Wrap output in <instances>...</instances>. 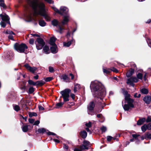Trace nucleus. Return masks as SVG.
<instances>
[{
    "instance_id": "1",
    "label": "nucleus",
    "mask_w": 151,
    "mask_h": 151,
    "mask_svg": "<svg viewBox=\"0 0 151 151\" xmlns=\"http://www.w3.org/2000/svg\"><path fill=\"white\" fill-rule=\"evenodd\" d=\"M28 2L32 7L33 11V14H31L27 17L28 22L36 21L37 19L36 17L38 15L43 16L47 21L50 20V17L45 13V5L44 3L39 1L38 0H33L32 1L28 0Z\"/></svg>"
},
{
    "instance_id": "2",
    "label": "nucleus",
    "mask_w": 151,
    "mask_h": 151,
    "mask_svg": "<svg viewBox=\"0 0 151 151\" xmlns=\"http://www.w3.org/2000/svg\"><path fill=\"white\" fill-rule=\"evenodd\" d=\"M90 87L91 91L95 96L104 97L106 94L104 86L102 84L97 81L91 82Z\"/></svg>"
},
{
    "instance_id": "3",
    "label": "nucleus",
    "mask_w": 151,
    "mask_h": 151,
    "mask_svg": "<svg viewBox=\"0 0 151 151\" xmlns=\"http://www.w3.org/2000/svg\"><path fill=\"white\" fill-rule=\"evenodd\" d=\"M14 47L18 52L21 53L24 52L25 49H27L28 48L27 46L24 44H19L17 43L14 44Z\"/></svg>"
},
{
    "instance_id": "4",
    "label": "nucleus",
    "mask_w": 151,
    "mask_h": 151,
    "mask_svg": "<svg viewBox=\"0 0 151 151\" xmlns=\"http://www.w3.org/2000/svg\"><path fill=\"white\" fill-rule=\"evenodd\" d=\"M70 91V89L67 88L60 92V93L63 98L64 101L65 102L69 101V93Z\"/></svg>"
},
{
    "instance_id": "5",
    "label": "nucleus",
    "mask_w": 151,
    "mask_h": 151,
    "mask_svg": "<svg viewBox=\"0 0 151 151\" xmlns=\"http://www.w3.org/2000/svg\"><path fill=\"white\" fill-rule=\"evenodd\" d=\"M52 9L56 12L61 15L66 14L68 11V9L65 6H61L59 10L55 7H53Z\"/></svg>"
},
{
    "instance_id": "6",
    "label": "nucleus",
    "mask_w": 151,
    "mask_h": 151,
    "mask_svg": "<svg viewBox=\"0 0 151 151\" xmlns=\"http://www.w3.org/2000/svg\"><path fill=\"white\" fill-rule=\"evenodd\" d=\"M37 49L38 50H41L45 45V42L41 38H37L35 42Z\"/></svg>"
},
{
    "instance_id": "7",
    "label": "nucleus",
    "mask_w": 151,
    "mask_h": 151,
    "mask_svg": "<svg viewBox=\"0 0 151 151\" xmlns=\"http://www.w3.org/2000/svg\"><path fill=\"white\" fill-rule=\"evenodd\" d=\"M0 17H1L2 20V21L0 23V25L2 27H4L6 25V23L4 22H7L9 21V18L8 16L6 14H4L3 15L0 14Z\"/></svg>"
},
{
    "instance_id": "8",
    "label": "nucleus",
    "mask_w": 151,
    "mask_h": 151,
    "mask_svg": "<svg viewBox=\"0 0 151 151\" xmlns=\"http://www.w3.org/2000/svg\"><path fill=\"white\" fill-rule=\"evenodd\" d=\"M123 94L125 96V99L127 102H133V100L130 98V95L127 91H124L123 92Z\"/></svg>"
},
{
    "instance_id": "9",
    "label": "nucleus",
    "mask_w": 151,
    "mask_h": 151,
    "mask_svg": "<svg viewBox=\"0 0 151 151\" xmlns=\"http://www.w3.org/2000/svg\"><path fill=\"white\" fill-rule=\"evenodd\" d=\"M24 66L28 70L32 73H34L37 69V67H32L27 64L24 65Z\"/></svg>"
},
{
    "instance_id": "10",
    "label": "nucleus",
    "mask_w": 151,
    "mask_h": 151,
    "mask_svg": "<svg viewBox=\"0 0 151 151\" xmlns=\"http://www.w3.org/2000/svg\"><path fill=\"white\" fill-rule=\"evenodd\" d=\"M95 106L94 103L93 102H91L89 104L88 106V113L89 114L92 115L91 112L93 111V108Z\"/></svg>"
},
{
    "instance_id": "11",
    "label": "nucleus",
    "mask_w": 151,
    "mask_h": 151,
    "mask_svg": "<svg viewBox=\"0 0 151 151\" xmlns=\"http://www.w3.org/2000/svg\"><path fill=\"white\" fill-rule=\"evenodd\" d=\"M127 104H125L123 106V108L125 110H128L130 108H133L134 105L133 102H127Z\"/></svg>"
},
{
    "instance_id": "12",
    "label": "nucleus",
    "mask_w": 151,
    "mask_h": 151,
    "mask_svg": "<svg viewBox=\"0 0 151 151\" xmlns=\"http://www.w3.org/2000/svg\"><path fill=\"white\" fill-rule=\"evenodd\" d=\"M60 78L63 80V81L66 82H70L69 78L66 74H64L60 76Z\"/></svg>"
},
{
    "instance_id": "13",
    "label": "nucleus",
    "mask_w": 151,
    "mask_h": 151,
    "mask_svg": "<svg viewBox=\"0 0 151 151\" xmlns=\"http://www.w3.org/2000/svg\"><path fill=\"white\" fill-rule=\"evenodd\" d=\"M4 32L6 34H9L10 35L8 36L9 38L12 40H14L13 38V37L11 35H14V34L12 31L10 30H7L6 31H4Z\"/></svg>"
},
{
    "instance_id": "14",
    "label": "nucleus",
    "mask_w": 151,
    "mask_h": 151,
    "mask_svg": "<svg viewBox=\"0 0 151 151\" xmlns=\"http://www.w3.org/2000/svg\"><path fill=\"white\" fill-rule=\"evenodd\" d=\"M151 97L150 96H147L144 98L143 100L146 103L149 104L151 102Z\"/></svg>"
},
{
    "instance_id": "15",
    "label": "nucleus",
    "mask_w": 151,
    "mask_h": 151,
    "mask_svg": "<svg viewBox=\"0 0 151 151\" xmlns=\"http://www.w3.org/2000/svg\"><path fill=\"white\" fill-rule=\"evenodd\" d=\"M69 20V17L68 15H67L64 17L62 23L63 25L66 24L68 22Z\"/></svg>"
},
{
    "instance_id": "16",
    "label": "nucleus",
    "mask_w": 151,
    "mask_h": 151,
    "mask_svg": "<svg viewBox=\"0 0 151 151\" xmlns=\"http://www.w3.org/2000/svg\"><path fill=\"white\" fill-rule=\"evenodd\" d=\"M74 40H72L71 41H69L67 42H64L63 43V45L64 46L68 47H69L72 43L75 42Z\"/></svg>"
},
{
    "instance_id": "17",
    "label": "nucleus",
    "mask_w": 151,
    "mask_h": 151,
    "mask_svg": "<svg viewBox=\"0 0 151 151\" xmlns=\"http://www.w3.org/2000/svg\"><path fill=\"white\" fill-rule=\"evenodd\" d=\"M50 50L52 53H55L58 52V49L56 45L55 46H52L50 48Z\"/></svg>"
},
{
    "instance_id": "18",
    "label": "nucleus",
    "mask_w": 151,
    "mask_h": 151,
    "mask_svg": "<svg viewBox=\"0 0 151 151\" xmlns=\"http://www.w3.org/2000/svg\"><path fill=\"white\" fill-rule=\"evenodd\" d=\"M56 40V38L54 37H52L50 39V44L52 46H55L56 45L55 43Z\"/></svg>"
},
{
    "instance_id": "19",
    "label": "nucleus",
    "mask_w": 151,
    "mask_h": 151,
    "mask_svg": "<svg viewBox=\"0 0 151 151\" xmlns=\"http://www.w3.org/2000/svg\"><path fill=\"white\" fill-rule=\"evenodd\" d=\"M134 69H131L127 73V77H130L134 73Z\"/></svg>"
},
{
    "instance_id": "20",
    "label": "nucleus",
    "mask_w": 151,
    "mask_h": 151,
    "mask_svg": "<svg viewBox=\"0 0 151 151\" xmlns=\"http://www.w3.org/2000/svg\"><path fill=\"white\" fill-rule=\"evenodd\" d=\"M80 88V85L78 84H75L73 91L74 93L76 92Z\"/></svg>"
},
{
    "instance_id": "21",
    "label": "nucleus",
    "mask_w": 151,
    "mask_h": 151,
    "mask_svg": "<svg viewBox=\"0 0 151 151\" xmlns=\"http://www.w3.org/2000/svg\"><path fill=\"white\" fill-rule=\"evenodd\" d=\"M127 83L128 84H129L132 86H134L132 77H131L127 79Z\"/></svg>"
},
{
    "instance_id": "22",
    "label": "nucleus",
    "mask_w": 151,
    "mask_h": 151,
    "mask_svg": "<svg viewBox=\"0 0 151 151\" xmlns=\"http://www.w3.org/2000/svg\"><path fill=\"white\" fill-rule=\"evenodd\" d=\"M43 50L46 54H48L50 52L49 47L47 45H45L44 47Z\"/></svg>"
},
{
    "instance_id": "23",
    "label": "nucleus",
    "mask_w": 151,
    "mask_h": 151,
    "mask_svg": "<svg viewBox=\"0 0 151 151\" xmlns=\"http://www.w3.org/2000/svg\"><path fill=\"white\" fill-rule=\"evenodd\" d=\"M145 120L146 119L144 118L140 119L137 121V125H141L145 121Z\"/></svg>"
},
{
    "instance_id": "24",
    "label": "nucleus",
    "mask_w": 151,
    "mask_h": 151,
    "mask_svg": "<svg viewBox=\"0 0 151 151\" xmlns=\"http://www.w3.org/2000/svg\"><path fill=\"white\" fill-rule=\"evenodd\" d=\"M80 135L83 138H85L87 136V133L86 131H83L81 132Z\"/></svg>"
},
{
    "instance_id": "25",
    "label": "nucleus",
    "mask_w": 151,
    "mask_h": 151,
    "mask_svg": "<svg viewBox=\"0 0 151 151\" xmlns=\"http://www.w3.org/2000/svg\"><path fill=\"white\" fill-rule=\"evenodd\" d=\"M151 139V132H147L145 134V139Z\"/></svg>"
},
{
    "instance_id": "26",
    "label": "nucleus",
    "mask_w": 151,
    "mask_h": 151,
    "mask_svg": "<svg viewBox=\"0 0 151 151\" xmlns=\"http://www.w3.org/2000/svg\"><path fill=\"white\" fill-rule=\"evenodd\" d=\"M39 24L41 26L44 27L46 25V23L44 21L40 20L39 21Z\"/></svg>"
},
{
    "instance_id": "27",
    "label": "nucleus",
    "mask_w": 151,
    "mask_h": 151,
    "mask_svg": "<svg viewBox=\"0 0 151 151\" xmlns=\"http://www.w3.org/2000/svg\"><path fill=\"white\" fill-rule=\"evenodd\" d=\"M22 130L24 132H26L28 129V126L24 125L22 127Z\"/></svg>"
},
{
    "instance_id": "28",
    "label": "nucleus",
    "mask_w": 151,
    "mask_h": 151,
    "mask_svg": "<svg viewBox=\"0 0 151 151\" xmlns=\"http://www.w3.org/2000/svg\"><path fill=\"white\" fill-rule=\"evenodd\" d=\"M140 91L141 92L144 94H147L148 92V90L145 88H143L141 89Z\"/></svg>"
},
{
    "instance_id": "29",
    "label": "nucleus",
    "mask_w": 151,
    "mask_h": 151,
    "mask_svg": "<svg viewBox=\"0 0 151 151\" xmlns=\"http://www.w3.org/2000/svg\"><path fill=\"white\" fill-rule=\"evenodd\" d=\"M45 83V82L42 81H37L36 82V85L42 86Z\"/></svg>"
},
{
    "instance_id": "30",
    "label": "nucleus",
    "mask_w": 151,
    "mask_h": 151,
    "mask_svg": "<svg viewBox=\"0 0 151 151\" xmlns=\"http://www.w3.org/2000/svg\"><path fill=\"white\" fill-rule=\"evenodd\" d=\"M83 143L88 147H90V143L88 141L84 140L83 141Z\"/></svg>"
},
{
    "instance_id": "31",
    "label": "nucleus",
    "mask_w": 151,
    "mask_h": 151,
    "mask_svg": "<svg viewBox=\"0 0 151 151\" xmlns=\"http://www.w3.org/2000/svg\"><path fill=\"white\" fill-rule=\"evenodd\" d=\"M46 130L44 128H40L38 129L37 131L39 133H43L45 132Z\"/></svg>"
},
{
    "instance_id": "32",
    "label": "nucleus",
    "mask_w": 151,
    "mask_h": 151,
    "mask_svg": "<svg viewBox=\"0 0 151 151\" xmlns=\"http://www.w3.org/2000/svg\"><path fill=\"white\" fill-rule=\"evenodd\" d=\"M147 129V125L145 124L141 127V130L143 132H145Z\"/></svg>"
},
{
    "instance_id": "33",
    "label": "nucleus",
    "mask_w": 151,
    "mask_h": 151,
    "mask_svg": "<svg viewBox=\"0 0 151 151\" xmlns=\"http://www.w3.org/2000/svg\"><path fill=\"white\" fill-rule=\"evenodd\" d=\"M0 6L4 8H6V6L4 4V0H0Z\"/></svg>"
},
{
    "instance_id": "34",
    "label": "nucleus",
    "mask_w": 151,
    "mask_h": 151,
    "mask_svg": "<svg viewBox=\"0 0 151 151\" xmlns=\"http://www.w3.org/2000/svg\"><path fill=\"white\" fill-rule=\"evenodd\" d=\"M103 71L104 73L106 74H108L111 72V69L109 68L105 69L104 68L103 69Z\"/></svg>"
},
{
    "instance_id": "35",
    "label": "nucleus",
    "mask_w": 151,
    "mask_h": 151,
    "mask_svg": "<svg viewBox=\"0 0 151 151\" xmlns=\"http://www.w3.org/2000/svg\"><path fill=\"white\" fill-rule=\"evenodd\" d=\"M52 24L54 26H57L58 23V21L56 19H54L52 21Z\"/></svg>"
},
{
    "instance_id": "36",
    "label": "nucleus",
    "mask_w": 151,
    "mask_h": 151,
    "mask_svg": "<svg viewBox=\"0 0 151 151\" xmlns=\"http://www.w3.org/2000/svg\"><path fill=\"white\" fill-rule=\"evenodd\" d=\"M80 147L81 150H83L85 149H88V147H86L83 144L80 146Z\"/></svg>"
},
{
    "instance_id": "37",
    "label": "nucleus",
    "mask_w": 151,
    "mask_h": 151,
    "mask_svg": "<svg viewBox=\"0 0 151 151\" xmlns=\"http://www.w3.org/2000/svg\"><path fill=\"white\" fill-rule=\"evenodd\" d=\"M64 104V102H59L57 103L56 105V108H58L61 107Z\"/></svg>"
},
{
    "instance_id": "38",
    "label": "nucleus",
    "mask_w": 151,
    "mask_h": 151,
    "mask_svg": "<svg viewBox=\"0 0 151 151\" xmlns=\"http://www.w3.org/2000/svg\"><path fill=\"white\" fill-rule=\"evenodd\" d=\"M28 83L30 85H32L34 86L36 85V82H35L31 80H29L28 81Z\"/></svg>"
},
{
    "instance_id": "39",
    "label": "nucleus",
    "mask_w": 151,
    "mask_h": 151,
    "mask_svg": "<svg viewBox=\"0 0 151 151\" xmlns=\"http://www.w3.org/2000/svg\"><path fill=\"white\" fill-rule=\"evenodd\" d=\"M13 107L14 110L17 111H19L20 109L19 106L17 105H14Z\"/></svg>"
},
{
    "instance_id": "40",
    "label": "nucleus",
    "mask_w": 151,
    "mask_h": 151,
    "mask_svg": "<svg viewBox=\"0 0 151 151\" xmlns=\"http://www.w3.org/2000/svg\"><path fill=\"white\" fill-rule=\"evenodd\" d=\"M53 78L52 77H48L45 78H44V80L46 82L50 81L53 79Z\"/></svg>"
},
{
    "instance_id": "41",
    "label": "nucleus",
    "mask_w": 151,
    "mask_h": 151,
    "mask_svg": "<svg viewBox=\"0 0 151 151\" xmlns=\"http://www.w3.org/2000/svg\"><path fill=\"white\" fill-rule=\"evenodd\" d=\"M142 75L141 73H138L137 75V78L138 79L142 80Z\"/></svg>"
},
{
    "instance_id": "42",
    "label": "nucleus",
    "mask_w": 151,
    "mask_h": 151,
    "mask_svg": "<svg viewBox=\"0 0 151 151\" xmlns=\"http://www.w3.org/2000/svg\"><path fill=\"white\" fill-rule=\"evenodd\" d=\"M29 116L30 117H32V116H36L37 114L35 112H30L29 113Z\"/></svg>"
},
{
    "instance_id": "43",
    "label": "nucleus",
    "mask_w": 151,
    "mask_h": 151,
    "mask_svg": "<svg viewBox=\"0 0 151 151\" xmlns=\"http://www.w3.org/2000/svg\"><path fill=\"white\" fill-rule=\"evenodd\" d=\"M133 82L136 83L138 82V79L136 77H131Z\"/></svg>"
},
{
    "instance_id": "44",
    "label": "nucleus",
    "mask_w": 151,
    "mask_h": 151,
    "mask_svg": "<svg viewBox=\"0 0 151 151\" xmlns=\"http://www.w3.org/2000/svg\"><path fill=\"white\" fill-rule=\"evenodd\" d=\"M92 123L90 122H89L88 123H86L85 124L86 126L88 127H91Z\"/></svg>"
},
{
    "instance_id": "45",
    "label": "nucleus",
    "mask_w": 151,
    "mask_h": 151,
    "mask_svg": "<svg viewBox=\"0 0 151 151\" xmlns=\"http://www.w3.org/2000/svg\"><path fill=\"white\" fill-rule=\"evenodd\" d=\"M110 69H111V71H112L114 72H115L116 73H118V70L116 69V68H114V67Z\"/></svg>"
},
{
    "instance_id": "46",
    "label": "nucleus",
    "mask_w": 151,
    "mask_h": 151,
    "mask_svg": "<svg viewBox=\"0 0 151 151\" xmlns=\"http://www.w3.org/2000/svg\"><path fill=\"white\" fill-rule=\"evenodd\" d=\"M146 122L147 123L151 122V116H148L146 120Z\"/></svg>"
},
{
    "instance_id": "47",
    "label": "nucleus",
    "mask_w": 151,
    "mask_h": 151,
    "mask_svg": "<svg viewBox=\"0 0 151 151\" xmlns=\"http://www.w3.org/2000/svg\"><path fill=\"white\" fill-rule=\"evenodd\" d=\"M34 91V88L33 87H31L29 89V92L30 93H32Z\"/></svg>"
},
{
    "instance_id": "48",
    "label": "nucleus",
    "mask_w": 151,
    "mask_h": 151,
    "mask_svg": "<svg viewBox=\"0 0 151 151\" xmlns=\"http://www.w3.org/2000/svg\"><path fill=\"white\" fill-rule=\"evenodd\" d=\"M29 122L30 123L33 124L35 122V119H28Z\"/></svg>"
},
{
    "instance_id": "49",
    "label": "nucleus",
    "mask_w": 151,
    "mask_h": 151,
    "mask_svg": "<svg viewBox=\"0 0 151 151\" xmlns=\"http://www.w3.org/2000/svg\"><path fill=\"white\" fill-rule=\"evenodd\" d=\"M101 129L102 132H105L106 130V127H103L101 128Z\"/></svg>"
},
{
    "instance_id": "50",
    "label": "nucleus",
    "mask_w": 151,
    "mask_h": 151,
    "mask_svg": "<svg viewBox=\"0 0 151 151\" xmlns=\"http://www.w3.org/2000/svg\"><path fill=\"white\" fill-rule=\"evenodd\" d=\"M141 96V94H138L137 93H135L134 95V97L136 98V97H137V98H139Z\"/></svg>"
},
{
    "instance_id": "51",
    "label": "nucleus",
    "mask_w": 151,
    "mask_h": 151,
    "mask_svg": "<svg viewBox=\"0 0 151 151\" xmlns=\"http://www.w3.org/2000/svg\"><path fill=\"white\" fill-rule=\"evenodd\" d=\"M40 121L39 120H37L34 122L33 125H38L40 123Z\"/></svg>"
},
{
    "instance_id": "52",
    "label": "nucleus",
    "mask_w": 151,
    "mask_h": 151,
    "mask_svg": "<svg viewBox=\"0 0 151 151\" xmlns=\"http://www.w3.org/2000/svg\"><path fill=\"white\" fill-rule=\"evenodd\" d=\"M112 138H113V137L110 136H108L107 137V140L109 141H111Z\"/></svg>"
},
{
    "instance_id": "53",
    "label": "nucleus",
    "mask_w": 151,
    "mask_h": 151,
    "mask_svg": "<svg viewBox=\"0 0 151 151\" xmlns=\"http://www.w3.org/2000/svg\"><path fill=\"white\" fill-rule=\"evenodd\" d=\"M29 43L31 44H33L34 43V40L33 39H31L29 40Z\"/></svg>"
},
{
    "instance_id": "54",
    "label": "nucleus",
    "mask_w": 151,
    "mask_h": 151,
    "mask_svg": "<svg viewBox=\"0 0 151 151\" xmlns=\"http://www.w3.org/2000/svg\"><path fill=\"white\" fill-rule=\"evenodd\" d=\"M132 137L135 139H137V137L138 136H139V135H137L136 134H132Z\"/></svg>"
},
{
    "instance_id": "55",
    "label": "nucleus",
    "mask_w": 151,
    "mask_h": 151,
    "mask_svg": "<svg viewBox=\"0 0 151 151\" xmlns=\"http://www.w3.org/2000/svg\"><path fill=\"white\" fill-rule=\"evenodd\" d=\"M53 68L52 67H49V71L50 72H52L53 71Z\"/></svg>"
},
{
    "instance_id": "56",
    "label": "nucleus",
    "mask_w": 151,
    "mask_h": 151,
    "mask_svg": "<svg viewBox=\"0 0 151 151\" xmlns=\"http://www.w3.org/2000/svg\"><path fill=\"white\" fill-rule=\"evenodd\" d=\"M46 1L50 4H52L53 3V1L52 0H45Z\"/></svg>"
},
{
    "instance_id": "57",
    "label": "nucleus",
    "mask_w": 151,
    "mask_h": 151,
    "mask_svg": "<svg viewBox=\"0 0 151 151\" xmlns=\"http://www.w3.org/2000/svg\"><path fill=\"white\" fill-rule=\"evenodd\" d=\"M63 148L64 149L68 150V146L65 144H63Z\"/></svg>"
},
{
    "instance_id": "58",
    "label": "nucleus",
    "mask_w": 151,
    "mask_h": 151,
    "mask_svg": "<svg viewBox=\"0 0 151 151\" xmlns=\"http://www.w3.org/2000/svg\"><path fill=\"white\" fill-rule=\"evenodd\" d=\"M147 129H151V123H149L147 125Z\"/></svg>"
},
{
    "instance_id": "59",
    "label": "nucleus",
    "mask_w": 151,
    "mask_h": 151,
    "mask_svg": "<svg viewBox=\"0 0 151 151\" xmlns=\"http://www.w3.org/2000/svg\"><path fill=\"white\" fill-rule=\"evenodd\" d=\"M70 96L72 98V99L74 100L75 99V95L73 93H71L70 94Z\"/></svg>"
},
{
    "instance_id": "60",
    "label": "nucleus",
    "mask_w": 151,
    "mask_h": 151,
    "mask_svg": "<svg viewBox=\"0 0 151 151\" xmlns=\"http://www.w3.org/2000/svg\"><path fill=\"white\" fill-rule=\"evenodd\" d=\"M47 134L48 135H55V134L52 132H49L47 133Z\"/></svg>"
},
{
    "instance_id": "61",
    "label": "nucleus",
    "mask_w": 151,
    "mask_h": 151,
    "mask_svg": "<svg viewBox=\"0 0 151 151\" xmlns=\"http://www.w3.org/2000/svg\"><path fill=\"white\" fill-rule=\"evenodd\" d=\"M39 109L40 110H44V108L42 106H39Z\"/></svg>"
},
{
    "instance_id": "62",
    "label": "nucleus",
    "mask_w": 151,
    "mask_h": 151,
    "mask_svg": "<svg viewBox=\"0 0 151 151\" xmlns=\"http://www.w3.org/2000/svg\"><path fill=\"white\" fill-rule=\"evenodd\" d=\"M70 76H71V79L72 80H73L74 79V76L72 73H70L69 74Z\"/></svg>"
},
{
    "instance_id": "63",
    "label": "nucleus",
    "mask_w": 151,
    "mask_h": 151,
    "mask_svg": "<svg viewBox=\"0 0 151 151\" xmlns=\"http://www.w3.org/2000/svg\"><path fill=\"white\" fill-rule=\"evenodd\" d=\"M53 140L55 142H56L57 143H59L60 142V141L58 139H53Z\"/></svg>"
},
{
    "instance_id": "64",
    "label": "nucleus",
    "mask_w": 151,
    "mask_h": 151,
    "mask_svg": "<svg viewBox=\"0 0 151 151\" xmlns=\"http://www.w3.org/2000/svg\"><path fill=\"white\" fill-rule=\"evenodd\" d=\"M81 149H78V148H75L74 151H81Z\"/></svg>"
}]
</instances>
